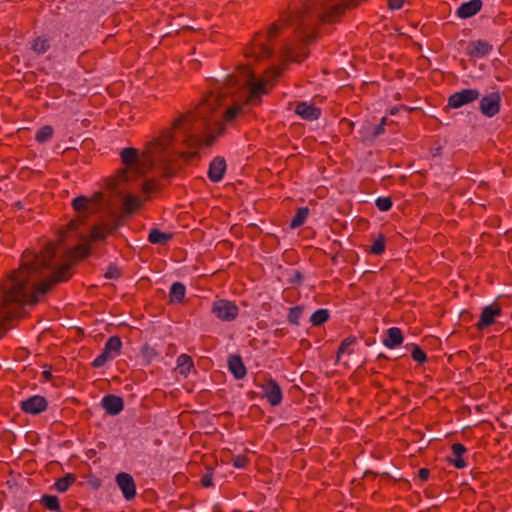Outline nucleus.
<instances>
[{"label":"nucleus","instance_id":"nucleus-1","mask_svg":"<svg viewBox=\"0 0 512 512\" xmlns=\"http://www.w3.org/2000/svg\"><path fill=\"white\" fill-rule=\"evenodd\" d=\"M60 242H50L39 252L29 249L22 254L19 268L0 282V322L16 316L20 304L36 305L52 287L68 281L73 274V263L57 267ZM4 332H0V338Z\"/></svg>","mask_w":512,"mask_h":512},{"label":"nucleus","instance_id":"nucleus-2","mask_svg":"<svg viewBox=\"0 0 512 512\" xmlns=\"http://www.w3.org/2000/svg\"><path fill=\"white\" fill-rule=\"evenodd\" d=\"M218 101V95L210 93L194 111L187 112L174 120L173 129L180 132L181 144L197 149L209 147L214 144L217 137L225 132L227 123L234 122L244 114L246 104H235L225 111L223 121H218L211 126L209 115L217 106Z\"/></svg>","mask_w":512,"mask_h":512},{"label":"nucleus","instance_id":"nucleus-3","mask_svg":"<svg viewBox=\"0 0 512 512\" xmlns=\"http://www.w3.org/2000/svg\"><path fill=\"white\" fill-rule=\"evenodd\" d=\"M177 142L181 143V135L179 131L173 129L172 125L159 138L149 143L141 155L136 148H123L120 152V159L125 167L117 172L116 184L132 181L143 175L158 158V153L166 151Z\"/></svg>","mask_w":512,"mask_h":512},{"label":"nucleus","instance_id":"nucleus-4","mask_svg":"<svg viewBox=\"0 0 512 512\" xmlns=\"http://www.w3.org/2000/svg\"><path fill=\"white\" fill-rule=\"evenodd\" d=\"M239 307L228 299H217L212 303L211 313L222 322H232L239 315Z\"/></svg>","mask_w":512,"mask_h":512},{"label":"nucleus","instance_id":"nucleus-5","mask_svg":"<svg viewBox=\"0 0 512 512\" xmlns=\"http://www.w3.org/2000/svg\"><path fill=\"white\" fill-rule=\"evenodd\" d=\"M502 313V308L497 302H493L492 304L485 306L482 309L478 322L475 324L476 329L482 331L485 328L492 326L496 323V318L501 316Z\"/></svg>","mask_w":512,"mask_h":512},{"label":"nucleus","instance_id":"nucleus-6","mask_svg":"<svg viewBox=\"0 0 512 512\" xmlns=\"http://www.w3.org/2000/svg\"><path fill=\"white\" fill-rule=\"evenodd\" d=\"M123 225L121 218L101 223L92 227L90 238L94 241H104L109 235H112L118 228Z\"/></svg>","mask_w":512,"mask_h":512},{"label":"nucleus","instance_id":"nucleus-7","mask_svg":"<svg viewBox=\"0 0 512 512\" xmlns=\"http://www.w3.org/2000/svg\"><path fill=\"white\" fill-rule=\"evenodd\" d=\"M480 96V92L477 89L467 88L459 92H455L448 98V106L450 108H460L466 104L472 103L477 100Z\"/></svg>","mask_w":512,"mask_h":512},{"label":"nucleus","instance_id":"nucleus-8","mask_svg":"<svg viewBox=\"0 0 512 512\" xmlns=\"http://www.w3.org/2000/svg\"><path fill=\"white\" fill-rule=\"evenodd\" d=\"M263 398L272 406L282 403L283 392L278 382L272 378L267 379L262 385Z\"/></svg>","mask_w":512,"mask_h":512},{"label":"nucleus","instance_id":"nucleus-9","mask_svg":"<svg viewBox=\"0 0 512 512\" xmlns=\"http://www.w3.org/2000/svg\"><path fill=\"white\" fill-rule=\"evenodd\" d=\"M501 96L499 92H492L483 96L479 102L480 112L486 117H493L500 111Z\"/></svg>","mask_w":512,"mask_h":512},{"label":"nucleus","instance_id":"nucleus-10","mask_svg":"<svg viewBox=\"0 0 512 512\" xmlns=\"http://www.w3.org/2000/svg\"><path fill=\"white\" fill-rule=\"evenodd\" d=\"M115 480L123 497L127 501L133 500L136 496V483L133 477L128 473L120 472L116 475Z\"/></svg>","mask_w":512,"mask_h":512},{"label":"nucleus","instance_id":"nucleus-11","mask_svg":"<svg viewBox=\"0 0 512 512\" xmlns=\"http://www.w3.org/2000/svg\"><path fill=\"white\" fill-rule=\"evenodd\" d=\"M48 402L45 397L40 395L31 396L20 402L21 410L26 414L37 415L45 411Z\"/></svg>","mask_w":512,"mask_h":512},{"label":"nucleus","instance_id":"nucleus-12","mask_svg":"<svg viewBox=\"0 0 512 512\" xmlns=\"http://www.w3.org/2000/svg\"><path fill=\"white\" fill-rule=\"evenodd\" d=\"M295 114L300 116L303 120L314 121L320 118L322 111L319 107L307 102H298L295 107Z\"/></svg>","mask_w":512,"mask_h":512},{"label":"nucleus","instance_id":"nucleus-13","mask_svg":"<svg viewBox=\"0 0 512 512\" xmlns=\"http://www.w3.org/2000/svg\"><path fill=\"white\" fill-rule=\"evenodd\" d=\"M101 405L107 414L115 416L123 410L124 401L120 396L108 394L102 398Z\"/></svg>","mask_w":512,"mask_h":512},{"label":"nucleus","instance_id":"nucleus-14","mask_svg":"<svg viewBox=\"0 0 512 512\" xmlns=\"http://www.w3.org/2000/svg\"><path fill=\"white\" fill-rule=\"evenodd\" d=\"M493 49V46L485 40H475L469 42L466 54L472 58H483Z\"/></svg>","mask_w":512,"mask_h":512},{"label":"nucleus","instance_id":"nucleus-15","mask_svg":"<svg viewBox=\"0 0 512 512\" xmlns=\"http://www.w3.org/2000/svg\"><path fill=\"white\" fill-rule=\"evenodd\" d=\"M226 161L223 157H215L209 164L207 176L211 182L217 183L224 177Z\"/></svg>","mask_w":512,"mask_h":512},{"label":"nucleus","instance_id":"nucleus-16","mask_svg":"<svg viewBox=\"0 0 512 512\" xmlns=\"http://www.w3.org/2000/svg\"><path fill=\"white\" fill-rule=\"evenodd\" d=\"M467 452L466 447L461 443H454L451 446V455L447 457L449 464L453 465L457 469H463L467 463L463 458V455Z\"/></svg>","mask_w":512,"mask_h":512},{"label":"nucleus","instance_id":"nucleus-17","mask_svg":"<svg viewBox=\"0 0 512 512\" xmlns=\"http://www.w3.org/2000/svg\"><path fill=\"white\" fill-rule=\"evenodd\" d=\"M483 6L482 0H470L463 2L456 10L457 17L467 19L476 15Z\"/></svg>","mask_w":512,"mask_h":512},{"label":"nucleus","instance_id":"nucleus-18","mask_svg":"<svg viewBox=\"0 0 512 512\" xmlns=\"http://www.w3.org/2000/svg\"><path fill=\"white\" fill-rule=\"evenodd\" d=\"M268 93L266 83L257 81L252 83L249 95L245 100L246 105L257 106L261 103V96Z\"/></svg>","mask_w":512,"mask_h":512},{"label":"nucleus","instance_id":"nucleus-19","mask_svg":"<svg viewBox=\"0 0 512 512\" xmlns=\"http://www.w3.org/2000/svg\"><path fill=\"white\" fill-rule=\"evenodd\" d=\"M228 367L233 376L238 380L243 379L247 374L246 367L239 355L229 356Z\"/></svg>","mask_w":512,"mask_h":512},{"label":"nucleus","instance_id":"nucleus-20","mask_svg":"<svg viewBox=\"0 0 512 512\" xmlns=\"http://www.w3.org/2000/svg\"><path fill=\"white\" fill-rule=\"evenodd\" d=\"M404 337L400 328L391 327L386 331V338L383 340L385 347L394 349L403 343Z\"/></svg>","mask_w":512,"mask_h":512},{"label":"nucleus","instance_id":"nucleus-21","mask_svg":"<svg viewBox=\"0 0 512 512\" xmlns=\"http://www.w3.org/2000/svg\"><path fill=\"white\" fill-rule=\"evenodd\" d=\"M186 294V287L181 282H174L169 291V302L172 304L182 303Z\"/></svg>","mask_w":512,"mask_h":512},{"label":"nucleus","instance_id":"nucleus-22","mask_svg":"<svg viewBox=\"0 0 512 512\" xmlns=\"http://www.w3.org/2000/svg\"><path fill=\"white\" fill-rule=\"evenodd\" d=\"M50 48V38L46 35L38 36L31 42V50L38 55L46 53Z\"/></svg>","mask_w":512,"mask_h":512},{"label":"nucleus","instance_id":"nucleus-23","mask_svg":"<svg viewBox=\"0 0 512 512\" xmlns=\"http://www.w3.org/2000/svg\"><path fill=\"white\" fill-rule=\"evenodd\" d=\"M173 238L172 233H165L157 228L150 230L148 235V241L152 244L165 245Z\"/></svg>","mask_w":512,"mask_h":512},{"label":"nucleus","instance_id":"nucleus-24","mask_svg":"<svg viewBox=\"0 0 512 512\" xmlns=\"http://www.w3.org/2000/svg\"><path fill=\"white\" fill-rule=\"evenodd\" d=\"M356 342L357 338L355 336H348L343 339L337 349L336 360L339 361L343 354H353V346L356 344Z\"/></svg>","mask_w":512,"mask_h":512},{"label":"nucleus","instance_id":"nucleus-25","mask_svg":"<svg viewBox=\"0 0 512 512\" xmlns=\"http://www.w3.org/2000/svg\"><path fill=\"white\" fill-rule=\"evenodd\" d=\"M142 206V200L135 195H127L123 201V207L127 214H133Z\"/></svg>","mask_w":512,"mask_h":512},{"label":"nucleus","instance_id":"nucleus-26","mask_svg":"<svg viewBox=\"0 0 512 512\" xmlns=\"http://www.w3.org/2000/svg\"><path fill=\"white\" fill-rule=\"evenodd\" d=\"M76 481L74 474H66L64 477L57 479L54 483V488L60 492H66Z\"/></svg>","mask_w":512,"mask_h":512},{"label":"nucleus","instance_id":"nucleus-27","mask_svg":"<svg viewBox=\"0 0 512 512\" xmlns=\"http://www.w3.org/2000/svg\"><path fill=\"white\" fill-rule=\"evenodd\" d=\"M330 313L328 309L321 308L316 310L310 317V322L313 326L318 327L323 325L329 320Z\"/></svg>","mask_w":512,"mask_h":512},{"label":"nucleus","instance_id":"nucleus-28","mask_svg":"<svg viewBox=\"0 0 512 512\" xmlns=\"http://www.w3.org/2000/svg\"><path fill=\"white\" fill-rule=\"evenodd\" d=\"M40 503L50 511L59 512L61 509L59 499L55 495H43L40 499Z\"/></svg>","mask_w":512,"mask_h":512},{"label":"nucleus","instance_id":"nucleus-29","mask_svg":"<svg viewBox=\"0 0 512 512\" xmlns=\"http://www.w3.org/2000/svg\"><path fill=\"white\" fill-rule=\"evenodd\" d=\"M92 201L86 196H77L72 200V207L76 212H87L90 210Z\"/></svg>","mask_w":512,"mask_h":512},{"label":"nucleus","instance_id":"nucleus-30","mask_svg":"<svg viewBox=\"0 0 512 512\" xmlns=\"http://www.w3.org/2000/svg\"><path fill=\"white\" fill-rule=\"evenodd\" d=\"M308 215H309L308 207L298 208L294 217L291 220L290 227L294 229V228H298V227L302 226L305 223Z\"/></svg>","mask_w":512,"mask_h":512},{"label":"nucleus","instance_id":"nucleus-31","mask_svg":"<svg viewBox=\"0 0 512 512\" xmlns=\"http://www.w3.org/2000/svg\"><path fill=\"white\" fill-rule=\"evenodd\" d=\"M177 366L181 374L187 375L194 367L192 358L187 354H181L177 358Z\"/></svg>","mask_w":512,"mask_h":512},{"label":"nucleus","instance_id":"nucleus-32","mask_svg":"<svg viewBox=\"0 0 512 512\" xmlns=\"http://www.w3.org/2000/svg\"><path fill=\"white\" fill-rule=\"evenodd\" d=\"M104 347L116 357L121 353L122 341L119 336H111L106 341Z\"/></svg>","mask_w":512,"mask_h":512},{"label":"nucleus","instance_id":"nucleus-33","mask_svg":"<svg viewBox=\"0 0 512 512\" xmlns=\"http://www.w3.org/2000/svg\"><path fill=\"white\" fill-rule=\"evenodd\" d=\"M53 132L54 131H53L52 126H49V125L43 126L37 131V133L35 135V140L38 143H45L52 138Z\"/></svg>","mask_w":512,"mask_h":512},{"label":"nucleus","instance_id":"nucleus-34","mask_svg":"<svg viewBox=\"0 0 512 512\" xmlns=\"http://www.w3.org/2000/svg\"><path fill=\"white\" fill-rule=\"evenodd\" d=\"M386 239L380 234L373 242L369 252L374 255H381L385 251Z\"/></svg>","mask_w":512,"mask_h":512},{"label":"nucleus","instance_id":"nucleus-35","mask_svg":"<svg viewBox=\"0 0 512 512\" xmlns=\"http://www.w3.org/2000/svg\"><path fill=\"white\" fill-rule=\"evenodd\" d=\"M303 314L302 306H294L289 308L287 319L291 324L299 325V320Z\"/></svg>","mask_w":512,"mask_h":512},{"label":"nucleus","instance_id":"nucleus-36","mask_svg":"<svg viewBox=\"0 0 512 512\" xmlns=\"http://www.w3.org/2000/svg\"><path fill=\"white\" fill-rule=\"evenodd\" d=\"M411 347V357L413 360L419 364H424L427 361V355L423 349L417 344H412Z\"/></svg>","mask_w":512,"mask_h":512},{"label":"nucleus","instance_id":"nucleus-37","mask_svg":"<svg viewBox=\"0 0 512 512\" xmlns=\"http://www.w3.org/2000/svg\"><path fill=\"white\" fill-rule=\"evenodd\" d=\"M375 205L380 211L386 212L392 208L393 202L390 197H379L376 199Z\"/></svg>","mask_w":512,"mask_h":512},{"label":"nucleus","instance_id":"nucleus-38","mask_svg":"<svg viewBox=\"0 0 512 512\" xmlns=\"http://www.w3.org/2000/svg\"><path fill=\"white\" fill-rule=\"evenodd\" d=\"M75 260L83 259L88 256L90 251L86 245H78L74 250L69 252Z\"/></svg>","mask_w":512,"mask_h":512},{"label":"nucleus","instance_id":"nucleus-39","mask_svg":"<svg viewBox=\"0 0 512 512\" xmlns=\"http://www.w3.org/2000/svg\"><path fill=\"white\" fill-rule=\"evenodd\" d=\"M232 464L235 468H245L249 464V458L245 455H236L232 459Z\"/></svg>","mask_w":512,"mask_h":512},{"label":"nucleus","instance_id":"nucleus-40","mask_svg":"<svg viewBox=\"0 0 512 512\" xmlns=\"http://www.w3.org/2000/svg\"><path fill=\"white\" fill-rule=\"evenodd\" d=\"M303 278H304V275L302 274L301 271L299 270H293L291 273H290V277L288 279V283L289 284H292V285H299L302 283L303 281Z\"/></svg>","mask_w":512,"mask_h":512},{"label":"nucleus","instance_id":"nucleus-41","mask_svg":"<svg viewBox=\"0 0 512 512\" xmlns=\"http://www.w3.org/2000/svg\"><path fill=\"white\" fill-rule=\"evenodd\" d=\"M158 188L157 183L154 180H145L142 184V190L145 194L150 195L155 192Z\"/></svg>","mask_w":512,"mask_h":512},{"label":"nucleus","instance_id":"nucleus-42","mask_svg":"<svg viewBox=\"0 0 512 512\" xmlns=\"http://www.w3.org/2000/svg\"><path fill=\"white\" fill-rule=\"evenodd\" d=\"M105 277L107 279H118L121 277V271L116 265L111 264L105 273Z\"/></svg>","mask_w":512,"mask_h":512},{"label":"nucleus","instance_id":"nucleus-43","mask_svg":"<svg viewBox=\"0 0 512 512\" xmlns=\"http://www.w3.org/2000/svg\"><path fill=\"white\" fill-rule=\"evenodd\" d=\"M385 122L386 118L384 117L382 118L381 122L373 128L371 133L372 138H377L385 132Z\"/></svg>","mask_w":512,"mask_h":512},{"label":"nucleus","instance_id":"nucleus-44","mask_svg":"<svg viewBox=\"0 0 512 512\" xmlns=\"http://www.w3.org/2000/svg\"><path fill=\"white\" fill-rule=\"evenodd\" d=\"M200 482H201V485L206 488L213 486V473L211 471H208L207 473H205L201 477Z\"/></svg>","mask_w":512,"mask_h":512},{"label":"nucleus","instance_id":"nucleus-45","mask_svg":"<svg viewBox=\"0 0 512 512\" xmlns=\"http://www.w3.org/2000/svg\"><path fill=\"white\" fill-rule=\"evenodd\" d=\"M109 360L102 354H99L91 363L92 367L100 368L104 366Z\"/></svg>","mask_w":512,"mask_h":512},{"label":"nucleus","instance_id":"nucleus-46","mask_svg":"<svg viewBox=\"0 0 512 512\" xmlns=\"http://www.w3.org/2000/svg\"><path fill=\"white\" fill-rule=\"evenodd\" d=\"M404 0H388L387 5L391 10H398L403 7Z\"/></svg>","mask_w":512,"mask_h":512},{"label":"nucleus","instance_id":"nucleus-47","mask_svg":"<svg viewBox=\"0 0 512 512\" xmlns=\"http://www.w3.org/2000/svg\"><path fill=\"white\" fill-rule=\"evenodd\" d=\"M84 222V219H74V220H71L69 223H68V229L70 231H75L78 229V226L83 224Z\"/></svg>","mask_w":512,"mask_h":512},{"label":"nucleus","instance_id":"nucleus-48","mask_svg":"<svg viewBox=\"0 0 512 512\" xmlns=\"http://www.w3.org/2000/svg\"><path fill=\"white\" fill-rule=\"evenodd\" d=\"M429 476H430V470L428 468H421L418 471V477L423 482L427 481L429 479Z\"/></svg>","mask_w":512,"mask_h":512},{"label":"nucleus","instance_id":"nucleus-49","mask_svg":"<svg viewBox=\"0 0 512 512\" xmlns=\"http://www.w3.org/2000/svg\"><path fill=\"white\" fill-rule=\"evenodd\" d=\"M41 377H42L43 381H45V382L51 381L52 380L51 367L45 368L41 373Z\"/></svg>","mask_w":512,"mask_h":512},{"label":"nucleus","instance_id":"nucleus-50","mask_svg":"<svg viewBox=\"0 0 512 512\" xmlns=\"http://www.w3.org/2000/svg\"><path fill=\"white\" fill-rule=\"evenodd\" d=\"M143 352H144V354H145L147 357H149V358H151V357H153V356H155V355H156L155 350H154L153 348H151V347H148V346H146V347L144 348Z\"/></svg>","mask_w":512,"mask_h":512},{"label":"nucleus","instance_id":"nucleus-51","mask_svg":"<svg viewBox=\"0 0 512 512\" xmlns=\"http://www.w3.org/2000/svg\"><path fill=\"white\" fill-rule=\"evenodd\" d=\"M269 73H273V78H277L281 75L282 71L280 68H273L271 69V71H268L267 74ZM266 77H269L268 75H266Z\"/></svg>","mask_w":512,"mask_h":512},{"label":"nucleus","instance_id":"nucleus-52","mask_svg":"<svg viewBox=\"0 0 512 512\" xmlns=\"http://www.w3.org/2000/svg\"><path fill=\"white\" fill-rule=\"evenodd\" d=\"M100 354H102L105 357H107L108 360H112V359H114L116 357L115 355H112L111 352L108 351L105 347L103 348V350H102V352Z\"/></svg>","mask_w":512,"mask_h":512},{"label":"nucleus","instance_id":"nucleus-53","mask_svg":"<svg viewBox=\"0 0 512 512\" xmlns=\"http://www.w3.org/2000/svg\"><path fill=\"white\" fill-rule=\"evenodd\" d=\"M397 111H398V108H396V107H395V108H392V109H391L390 113H391L392 115H394V114H396V112H397Z\"/></svg>","mask_w":512,"mask_h":512},{"label":"nucleus","instance_id":"nucleus-54","mask_svg":"<svg viewBox=\"0 0 512 512\" xmlns=\"http://www.w3.org/2000/svg\"><path fill=\"white\" fill-rule=\"evenodd\" d=\"M378 358H386L384 354H379Z\"/></svg>","mask_w":512,"mask_h":512}]
</instances>
